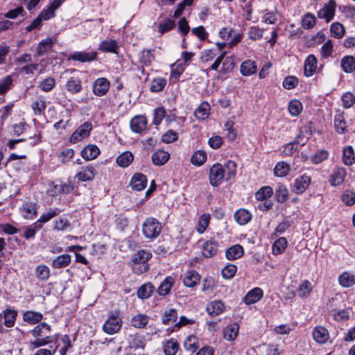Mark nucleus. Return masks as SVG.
<instances>
[{
	"instance_id": "obj_49",
	"label": "nucleus",
	"mask_w": 355,
	"mask_h": 355,
	"mask_svg": "<svg viewBox=\"0 0 355 355\" xmlns=\"http://www.w3.org/2000/svg\"><path fill=\"white\" fill-rule=\"evenodd\" d=\"M273 194V190L270 186L261 187L256 193L255 198L259 201L268 200Z\"/></svg>"
},
{
	"instance_id": "obj_8",
	"label": "nucleus",
	"mask_w": 355,
	"mask_h": 355,
	"mask_svg": "<svg viewBox=\"0 0 355 355\" xmlns=\"http://www.w3.org/2000/svg\"><path fill=\"white\" fill-rule=\"evenodd\" d=\"M347 169L340 166H335L329 175L328 181L331 186L338 187L344 183L347 176Z\"/></svg>"
},
{
	"instance_id": "obj_16",
	"label": "nucleus",
	"mask_w": 355,
	"mask_h": 355,
	"mask_svg": "<svg viewBox=\"0 0 355 355\" xmlns=\"http://www.w3.org/2000/svg\"><path fill=\"white\" fill-rule=\"evenodd\" d=\"M97 58L96 51H75L69 55V59L78 61L80 62H89L95 60Z\"/></svg>"
},
{
	"instance_id": "obj_5",
	"label": "nucleus",
	"mask_w": 355,
	"mask_h": 355,
	"mask_svg": "<svg viewBox=\"0 0 355 355\" xmlns=\"http://www.w3.org/2000/svg\"><path fill=\"white\" fill-rule=\"evenodd\" d=\"M162 230V225L155 218H147L142 225L144 235L150 239H154L159 236Z\"/></svg>"
},
{
	"instance_id": "obj_64",
	"label": "nucleus",
	"mask_w": 355,
	"mask_h": 355,
	"mask_svg": "<svg viewBox=\"0 0 355 355\" xmlns=\"http://www.w3.org/2000/svg\"><path fill=\"white\" fill-rule=\"evenodd\" d=\"M341 100L345 108H350L355 103V95L349 92H345L342 95Z\"/></svg>"
},
{
	"instance_id": "obj_19",
	"label": "nucleus",
	"mask_w": 355,
	"mask_h": 355,
	"mask_svg": "<svg viewBox=\"0 0 355 355\" xmlns=\"http://www.w3.org/2000/svg\"><path fill=\"white\" fill-rule=\"evenodd\" d=\"M22 216L26 219H33L37 216V204L33 202H25L20 208Z\"/></svg>"
},
{
	"instance_id": "obj_50",
	"label": "nucleus",
	"mask_w": 355,
	"mask_h": 355,
	"mask_svg": "<svg viewBox=\"0 0 355 355\" xmlns=\"http://www.w3.org/2000/svg\"><path fill=\"white\" fill-rule=\"evenodd\" d=\"M118 49L117 42L113 40L102 41L99 45L98 50L102 52L116 53Z\"/></svg>"
},
{
	"instance_id": "obj_45",
	"label": "nucleus",
	"mask_w": 355,
	"mask_h": 355,
	"mask_svg": "<svg viewBox=\"0 0 355 355\" xmlns=\"http://www.w3.org/2000/svg\"><path fill=\"white\" fill-rule=\"evenodd\" d=\"M243 248L240 245H234L226 251L225 255L227 259L234 260L241 258L243 255Z\"/></svg>"
},
{
	"instance_id": "obj_39",
	"label": "nucleus",
	"mask_w": 355,
	"mask_h": 355,
	"mask_svg": "<svg viewBox=\"0 0 355 355\" xmlns=\"http://www.w3.org/2000/svg\"><path fill=\"white\" fill-rule=\"evenodd\" d=\"M155 288L153 284L150 282L143 284L137 291V297L139 299H148L149 298Z\"/></svg>"
},
{
	"instance_id": "obj_62",
	"label": "nucleus",
	"mask_w": 355,
	"mask_h": 355,
	"mask_svg": "<svg viewBox=\"0 0 355 355\" xmlns=\"http://www.w3.org/2000/svg\"><path fill=\"white\" fill-rule=\"evenodd\" d=\"M288 111L292 116H298L302 111V103L296 99L291 100L288 104Z\"/></svg>"
},
{
	"instance_id": "obj_24",
	"label": "nucleus",
	"mask_w": 355,
	"mask_h": 355,
	"mask_svg": "<svg viewBox=\"0 0 355 355\" xmlns=\"http://www.w3.org/2000/svg\"><path fill=\"white\" fill-rule=\"evenodd\" d=\"M56 39L53 37H46L42 40L38 44L37 47V55L42 56L51 50L53 45L56 42Z\"/></svg>"
},
{
	"instance_id": "obj_52",
	"label": "nucleus",
	"mask_w": 355,
	"mask_h": 355,
	"mask_svg": "<svg viewBox=\"0 0 355 355\" xmlns=\"http://www.w3.org/2000/svg\"><path fill=\"white\" fill-rule=\"evenodd\" d=\"M166 80L164 78L157 77L152 80L150 86V91L157 93L162 91L166 85Z\"/></svg>"
},
{
	"instance_id": "obj_13",
	"label": "nucleus",
	"mask_w": 355,
	"mask_h": 355,
	"mask_svg": "<svg viewBox=\"0 0 355 355\" xmlns=\"http://www.w3.org/2000/svg\"><path fill=\"white\" fill-rule=\"evenodd\" d=\"M18 311L11 307H7L0 313V319L3 320L6 328H12L15 325Z\"/></svg>"
},
{
	"instance_id": "obj_47",
	"label": "nucleus",
	"mask_w": 355,
	"mask_h": 355,
	"mask_svg": "<svg viewBox=\"0 0 355 355\" xmlns=\"http://www.w3.org/2000/svg\"><path fill=\"white\" fill-rule=\"evenodd\" d=\"M71 262V256L67 254L60 255L52 261V267L55 269H60L67 267Z\"/></svg>"
},
{
	"instance_id": "obj_10",
	"label": "nucleus",
	"mask_w": 355,
	"mask_h": 355,
	"mask_svg": "<svg viewBox=\"0 0 355 355\" xmlns=\"http://www.w3.org/2000/svg\"><path fill=\"white\" fill-rule=\"evenodd\" d=\"M73 190V186L70 182H52L49 189L51 196H55L59 194H69Z\"/></svg>"
},
{
	"instance_id": "obj_32",
	"label": "nucleus",
	"mask_w": 355,
	"mask_h": 355,
	"mask_svg": "<svg viewBox=\"0 0 355 355\" xmlns=\"http://www.w3.org/2000/svg\"><path fill=\"white\" fill-rule=\"evenodd\" d=\"M218 245L215 241H207L205 243L202 253L206 258H210L215 256L218 252Z\"/></svg>"
},
{
	"instance_id": "obj_61",
	"label": "nucleus",
	"mask_w": 355,
	"mask_h": 355,
	"mask_svg": "<svg viewBox=\"0 0 355 355\" xmlns=\"http://www.w3.org/2000/svg\"><path fill=\"white\" fill-rule=\"evenodd\" d=\"M61 212L58 208L51 209L47 212L42 214L37 222L40 223H45L51 220L52 218L58 216Z\"/></svg>"
},
{
	"instance_id": "obj_14",
	"label": "nucleus",
	"mask_w": 355,
	"mask_h": 355,
	"mask_svg": "<svg viewBox=\"0 0 355 355\" xmlns=\"http://www.w3.org/2000/svg\"><path fill=\"white\" fill-rule=\"evenodd\" d=\"M110 87V83L106 78H98L92 85V92L97 96L105 95Z\"/></svg>"
},
{
	"instance_id": "obj_6",
	"label": "nucleus",
	"mask_w": 355,
	"mask_h": 355,
	"mask_svg": "<svg viewBox=\"0 0 355 355\" xmlns=\"http://www.w3.org/2000/svg\"><path fill=\"white\" fill-rule=\"evenodd\" d=\"M226 52H222L211 65V70L217 71L219 65L223 63L221 71L223 73L231 71L234 69V59L232 56L225 57Z\"/></svg>"
},
{
	"instance_id": "obj_37",
	"label": "nucleus",
	"mask_w": 355,
	"mask_h": 355,
	"mask_svg": "<svg viewBox=\"0 0 355 355\" xmlns=\"http://www.w3.org/2000/svg\"><path fill=\"white\" fill-rule=\"evenodd\" d=\"M334 128L338 133L343 134L347 131V123L343 112L337 113L334 116Z\"/></svg>"
},
{
	"instance_id": "obj_51",
	"label": "nucleus",
	"mask_w": 355,
	"mask_h": 355,
	"mask_svg": "<svg viewBox=\"0 0 355 355\" xmlns=\"http://www.w3.org/2000/svg\"><path fill=\"white\" fill-rule=\"evenodd\" d=\"M209 110H210L209 105L206 102H203L199 105L198 109L194 112V116L198 120H205L209 115Z\"/></svg>"
},
{
	"instance_id": "obj_35",
	"label": "nucleus",
	"mask_w": 355,
	"mask_h": 355,
	"mask_svg": "<svg viewBox=\"0 0 355 355\" xmlns=\"http://www.w3.org/2000/svg\"><path fill=\"white\" fill-rule=\"evenodd\" d=\"M174 283V278L171 276H167L158 287L157 291V293L160 296L167 295L170 293L171 288Z\"/></svg>"
},
{
	"instance_id": "obj_58",
	"label": "nucleus",
	"mask_w": 355,
	"mask_h": 355,
	"mask_svg": "<svg viewBox=\"0 0 355 355\" xmlns=\"http://www.w3.org/2000/svg\"><path fill=\"white\" fill-rule=\"evenodd\" d=\"M186 350L194 352L198 348V339L196 336L190 335L187 336L184 342Z\"/></svg>"
},
{
	"instance_id": "obj_23",
	"label": "nucleus",
	"mask_w": 355,
	"mask_h": 355,
	"mask_svg": "<svg viewBox=\"0 0 355 355\" xmlns=\"http://www.w3.org/2000/svg\"><path fill=\"white\" fill-rule=\"evenodd\" d=\"M312 335L315 341L319 344H324L329 338L328 330L322 326L315 327Z\"/></svg>"
},
{
	"instance_id": "obj_55",
	"label": "nucleus",
	"mask_w": 355,
	"mask_h": 355,
	"mask_svg": "<svg viewBox=\"0 0 355 355\" xmlns=\"http://www.w3.org/2000/svg\"><path fill=\"white\" fill-rule=\"evenodd\" d=\"M13 79L11 75H8L0 80V96L5 95L13 87Z\"/></svg>"
},
{
	"instance_id": "obj_18",
	"label": "nucleus",
	"mask_w": 355,
	"mask_h": 355,
	"mask_svg": "<svg viewBox=\"0 0 355 355\" xmlns=\"http://www.w3.org/2000/svg\"><path fill=\"white\" fill-rule=\"evenodd\" d=\"M43 318V314L38 311L28 310L22 313L23 321L31 325L40 324Z\"/></svg>"
},
{
	"instance_id": "obj_25",
	"label": "nucleus",
	"mask_w": 355,
	"mask_h": 355,
	"mask_svg": "<svg viewBox=\"0 0 355 355\" xmlns=\"http://www.w3.org/2000/svg\"><path fill=\"white\" fill-rule=\"evenodd\" d=\"M147 184V178L142 173H135L130 181V186L133 190L141 191Z\"/></svg>"
},
{
	"instance_id": "obj_4",
	"label": "nucleus",
	"mask_w": 355,
	"mask_h": 355,
	"mask_svg": "<svg viewBox=\"0 0 355 355\" xmlns=\"http://www.w3.org/2000/svg\"><path fill=\"white\" fill-rule=\"evenodd\" d=\"M122 324L123 320L119 311H111L103 325V330L107 334L113 335L121 330Z\"/></svg>"
},
{
	"instance_id": "obj_34",
	"label": "nucleus",
	"mask_w": 355,
	"mask_h": 355,
	"mask_svg": "<svg viewBox=\"0 0 355 355\" xmlns=\"http://www.w3.org/2000/svg\"><path fill=\"white\" fill-rule=\"evenodd\" d=\"M170 158V154L163 150H159L155 152L151 157L153 164L156 166H162L165 164Z\"/></svg>"
},
{
	"instance_id": "obj_27",
	"label": "nucleus",
	"mask_w": 355,
	"mask_h": 355,
	"mask_svg": "<svg viewBox=\"0 0 355 355\" xmlns=\"http://www.w3.org/2000/svg\"><path fill=\"white\" fill-rule=\"evenodd\" d=\"M234 220L240 225H244L251 221L252 214L245 209H239L234 214Z\"/></svg>"
},
{
	"instance_id": "obj_2",
	"label": "nucleus",
	"mask_w": 355,
	"mask_h": 355,
	"mask_svg": "<svg viewBox=\"0 0 355 355\" xmlns=\"http://www.w3.org/2000/svg\"><path fill=\"white\" fill-rule=\"evenodd\" d=\"M51 331V326L46 322H40L36 325L31 331V334L35 340L30 342L29 348L35 349L51 343L52 342V336L49 335Z\"/></svg>"
},
{
	"instance_id": "obj_60",
	"label": "nucleus",
	"mask_w": 355,
	"mask_h": 355,
	"mask_svg": "<svg viewBox=\"0 0 355 355\" xmlns=\"http://www.w3.org/2000/svg\"><path fill=\"white\" fill-rule=\"evenodd\" d=\"M35 275L39 280L46 281L50 277V270L45 265H39L36 267Z\"/></svg>"
},
{
	"instance_id": "obj_46",
	"label": "nucleus",
	"mask_w": 355,
	"mask_h": 355,
	"mask_svg": "<svg viewBox=\"0 0 355 355\" xmlns=\"http://www.w3.org/2000/svg\"><path fill=\"white\" fill-rule=\"evenodd\" d=\"M134 160V155L130 151H125L119 155L116 158V163L120 167L128 166Z\"/></svg>"
},
{
	"instance_id": "obj_63",
	"label": "nucleus",
	"mask_w": 355,
	"mask_h": 355,
	"mask_svg": "<svg viewBox=\"0 0 355 355\" xmlns=\"http://www.w3.org/2000/svg\"><path fill=\"white\" fill-rule=\"evenodd\" d=\"M316 18L315 15L311 12L304 15L302 19V26L304 29H311L315 24Z\"/></svg>"
},
{
	"instance_id": "obj_12",
	"label": "nucleus",
	"mask_w": 355,
	"mask_h": 355,
	"mask_svg": "<svg viewBox=\"0 0 355 355\" xmlns=\"http://www.w3.org/2000/svg\"><path fill=\"white\" fill-rule=\"evenodd\" d=\"M336 3L334 0H329L323 7L318 11V17L324 19L328 23L331 21L335 15Z\"/></svg>"
},
{
	"instance_id": "obj_33",
	"label": "nucleus",
	"mask_w": 355,
	"mask_h": 355,
	"mask_svg": "<svg viewBox=\"0 0 355 355\" xmlns=\"http://www.w3.org/2000/svg\"><path fill=\"white\" fill-rule=\"evenodd\" d=\"M239 326L237 323L230 324L223 329V337L228 341L234 340L238 336Z\"/></svg>"
},
{
	"instance_id": "obj_29",
	"label": "nucleus",
	"mask_w": 355,
	"mask_h": 355,
	"mask_svg": "<svg viewBox=\"0 0 355 355\" xmlns=\"http://www.w3.org/2000/svg\"><path fill=\"white\" fill-rule=\"evenodd\" d=\"M339 284L343 288H349L355 285V275L351 272L345 271L338 278Z\"/></svg>"
},
{
	"instance_id": "obj_40",
	"label": "nucleus",
	"mask_w": 355,
	"mask_h": 355,
	"mask_svg": "<svg viewBox=\"0 0 355 355\" xmlns=\"http://www.w3.org/2000/svg\"><path fill=\"white\" fill-rule=\"evenodd\" d=\"M207 159V153L203 150H198L193 153L191 157V163L193 166H200L206 162Z\"/></svg>"
},
{
	"instance_id": "obj_3",
	"label": "nucleus",
	"mask_w": 355,
	"mask_h": 355,
	"mask_svg": "<svg viewBox=\"0 0 355 355\" xmlns=\"http://www.w3.org/2000/svg\"><path fill=\"white\" fill-rule=\"evenodd\" d=\"M152 257L150 251L141 250L134 254L129 262L133 272L137 275H141L149 269L148 260Z\"/></svg>"
},
{
	"instance_id": "obj_20",
	"label": "nucleus",
	"mask_w": 355,
	"mask_h": 355,
	"mask_svg": "<svg viewBox=\"0 0 355 355\" xmlns=\"http://www.w3.org/2000/svg\"><path fill=\"white\" fill-rule=\"evenodd\" d=\"M100 153V149L95 144H89L81 150L82 157L87 161L96 159Z\"/></svg>"
},
{
	"instance_id": "obj_42",
	"label": "nucleus",
	"mask_w": 355,
	"mask_h": 355,
	"mask_svg": "<svg viewBox=\"0 0 355 355\" xmlns=\"http://www.w3.org/2000/svg\"><path fill=\"white\" fill-rule=\"evenodd\" d=\"M342 161L346 166H352L355 163V155L351 146H347L343 149Z\"/></svg>"
},
{
	"instance_id": "obj_59",
	"label": "nucleus",
	"mask_w": 355,
	"mask_h": 355,
	"mask_svg": "<svg viewBox=\"0 0 355 355\" xmlns=\"http://www.w3.org/2000/svg\"><path fill=\"white\" fill-rule=\"evenodd\" d=\"M42 228V225L39 224L37 221L33 223L31 225L27 226L25 228L24 237L26 240H29L31 239H33L36 234V233Z\"/></svg>"
},
{
	"instance_id": "obj_7",
	"label": "nucleus",
	"mask_w": 355,
	"mask_h": 355,
	"mask_svg": "<svg viewBox=\"0 0 355 355\" xmlns=\"http://www.w3.org/2000/svg\"><path fill=\"white\" fill-rule=\"evenodd\" d=\"M93 129L92 123L90 121H85L71 134L69 137V142L76 144L85 138H87Z\"/></svg>"
},
{
	"instance_id": "obj_21",
	"label": "nucleus",
	"mask_w": 355,
	"mask_h": 355,
	"mask_svg": "<svg viewBox=\"0 0 355 355\" xmlns=\"http://www.w3.org/2000/svg\"><path fill=\"white\" fill-rule=\"evenodd\" d=\"M67 91L71 94H76L83 90L82 81L76 77L69 78L65 84Z\"/></svg>"
},
{
	"instance_id": "obj_28",
	"label": "nucleus",
	"mask_w": 355,
	"mask_h": 355,
	"mask_svg": "<svg viewBox=\"0 0 355 355\" xmlns=\"http://www.w3.org/2000/svg\"><path fill=\"white\" fill-rule=\"evenodd\" d=\"M200 280V276L198 272L189 270L184 275L183 283L185 286L192 288L198 284Z\"/></svg>"
},
{
	"instance_id": "obj_1",
	"label": "nucleus",
	"mask_w": 355,
	"mask_h": 355,
	"mask_svg": "<svg viewBox=\"0 0 355 355\" xmlns=\"http://www.w3.org/2000/svg\"><path fill=\"white\" fill-rule=\"evenodd\" d=\"M236 164L232 160H228L223 166L220 164H214L209 169V182L213 187H218L223 182L230 180L235 175Z\"/></svg>"
},
{
	"instance_id": "obj_17",
	"label": "nucleus",
	"mask_w": 355,
	"mask_h": 355,
	"mask_svg": "<svg viewBox=\"0 0 355 355\" xmlns=\"http://www.w3.org/2000/svg\"><path fill=\"white\" fill-rule=\"evenodd\" d=\"M96 175L95 168L92 164L81 167L76 178L81 182L92 181Z\"/></svg>"
},
{
	"instance_id": "obj_41",
	"label": "nucleus",
	"mask_w": 355,
	"mask_h": 355,
	"mask_svg": "<svg viewBox=\"0 0 355 355\" xmlns=\"http://www.w3.org/2000/svg\"><path fill=\"white\" fill-rule=\"evenodd\" d=\"M257 67L254 61L248 60L244 61L240 67L241 73L243 76H250L256 73Z\"/></svg>"
},
{
	"instance_id": "obj_44",
	"label": "nucleus",
	"mask_w": 355,
	"mask_h": 355,
	"mask_svg": "<svg viewBox=\"0 0 355 355\" xmlns=\"http://www.w3.org/2000/svg\"><path fill=\"white\" fill-rule=\"evenodd\" d=\"M288 190L284 184H279L275 189V199L279 203H284L288 198Z\"/></svg>"
},
{
	"instance_id": "obj_31",
	"label": "nucleus",
	"mask_w": 355,
	"mask_h": 355,
	"mask_svg": "<svg viewBox=\"0 0 355 355\" xmlns=\"http://www.w3.org/2000/svg\"><path fill=\"white\" fill-rule=\"evenodd\" d=\"M129 345L134 349H144L146 346V340L144 336L137 333L129 336Z\"/></svg>"
},
{
	"instance_id": "obj_11",
	"label": "nucleus",
	"mask_w": 355,
	"mask_h": 355,
	"mask_svg": "<svg viewBox=\"0 0 355 355\" xmlns=\"http://www.w3.org/2000/svg\"><path fill=\"white\" fill-rule=\"evenodd\" d=\"M66 0H49V3L40 13L44 21L49 20L55 16V10H58Z\"/></svg>"
},
{
	"instance_id": "obj_54",
	"label": "nucleus",
	"mask_w": 355,
	"mask_h": 355,
	"mask_svg": "<svg viewBox=\"0 0 355 355\" xmlns=\"http://www.w3.org/2000/svg\"><path fill=\"white\" fill-rule=\"evenodd\" d=\"M290 165L285 162H277L274 168V174L277 177H285L290 171Z\"/></svg>"
},
{
	"instance_id": "obj_30",
	"label": "nucleus",
	"mask_w": 355,
	"mask_h": 355,
	"mask_svg": "<svg viewBox=\"0 0 355 355\" xmlns=\"http://www.w3.org/2000/svg\"><path fill=\"white\" fill-rule=\"evenodd\" d=\"M317 58L314 55H309L304 62V73L306 76L310 77L313 75L317 67Z\"/></svg>"
},
{
	"instance_id": "obj_9",
	"label": "nucleus",
	"mask_w": 355,
	"mask_h": 355,
	"mask_svg": "<svg viewBox=\"0 0 355 355\" xmlns=\"http://www.w3.org/2000/svg\"><path fill=\"white\" fill-rule=\"evenodd\" d=\"M311 182L310 176L304 174L294 180L292 191L298 195L302 194L309 187Z\"/></svg>"
},
{
	"instance_id": "obj_48",
	"label": "nucleus",
	"mask_w": 355,
	"mask_h": 355,
	"mask_svg": "<svg viewBox=\"0 0 355 355\" xmlns=\"http://www.w3.org/2000/svg\"><path fill=\"white\" fill-rule=\"evenodd\" d=\"M164 352L166 355H175L179 349V344L176 339L171 338L164 343Z\"/></svg>"
},
{
	"instance_id": "obj_53",
	"label": "nucleus",
	"mask_w": 355,
	"mask_h": 355,
	"mask_svg": "<svg viewBox=\"0 0 355 355\" xmlns=\"http://www.w3.org/2000/svg\"><path fill=\"white\" fill-rule=\"evenodd\" d=\"M211 216L209 214H203L200 216L198 218V225L196 226V231L199 234H202L206 230L210 222Z\"/></svg>"
},
{
	"instance_id": "obj_57",
	"label": "nucleus",
	"mask_w": 355,
	"mask_h": 355,
	"mask_svg": "<svg viewBox=\"0 0 355 355\" xmlns=\"http://www.w3.org/2000/svg\"><path fill=\"white\" fill-rule=\"evenodd\" d=\"M288 245L286 238L280 237L277 239L272 245V252L274 254H280L284 252Z\"/></svg>"
},
{
	"instance_id": "obj_56",
	"label": "nucleus",
	"mask_w": 355,
	"mask_h": 355,
	"mask_svg": "<svg viewBox=\"0 0 355 355\" xmlns=\"http://www.w3.org/2000/svg\"><path fill=\"white\" fill-rule=\"evenodd\" d=\"M312 289L311 283L309 280H304L297 288L298 295L302 298L307 297L309 296Z\"/></svg>"
},
{
	"instance_id": "obj_36",
	"label": "nucleus",
	"mask_w": 355,
	"mask_h": 355,
	"mask_svg": "<svg viewBox=\"0 0 355 355\" xmlns=\"http://www.w3.org/2000/svg\"><path fill=\"white\" fill-rule=\"evenodd\" d=\"M225 310V304L221 300H214L207 304V311L211 315H218Z\"/></svg>"
},
{
	"instance_id": "obj_15",
	"label": "nucleus",
	"mask_w": 355,
	"mask_h": 355,
	"mask_svg": "<svg viewBox=\"0 0 355 355\" xmlns=\"http://www.w3.org/2000/svg\"><path fill=\"white\" fill-rule=\"evenodd\" d=\"M147 124V119L143 115H138L133 117L130 122L132 131L138 134H141L146 131Z\"/></svg>"
},
{
	"instance_id": "obj_22",
	"label": "nucleus",
	"mask_w": 355,
	"mask_h": 355,
	"mask_svg": "<svg viewBox=\"0 0 355 355\" xmlns=\"http://www.w3.org/2000/svg\"><path fill=\"white\" fill-rule=\"evenodd\" d=\"M263 295L262 289L257 287L248 292L243 298V302L247 305L252 304L260 300Z\"/></svg>"
},
{
	"instance_id": "obj_43",
	"label": "nucleus",
	"mask_w": 355,
	"mask_h": 355,
	"mask_svg": "<svg viewBox=\"0 0 355 355\" xmlns=\"http://www.w3.org/2000/svg\"><path fill=\"white\" fill-rule=\"evenodd\" d=\"M340 65L345 73H352L355 71V58L352 55L344 56L341 59Z\"/></svg>"
},
{
	"instance_id": "obj_38",
	"label": "nucleus",
	"mask_w": 355,
	"mask_h": 355,
	"mask_svg": "<svg viewBox=\"0 0 355 355\" xmlns=\"http://www.w3.org/2000/svg\"><path fill=\"white\" fill-rule=\"evenodd\" d=\"M155 50L144 49L139 55V62L143 66H150L155 59L153 52Z\"/></svg>"
},
{
	"instance_id": "obj_26",
	"label": "nucleus",
	"mask_w": 355,
	"mask_h": 355,
	"mask_svg": "<svg viewBox=\"0 0 355 355\" xmlns=\"http://www.w3.org/2000/svg\"><path fill=\"white\" fill-rule=\"evenodd\" d=\"M150 318L144 313H137L130 320V324L136 329H144L149 322Z\"/></svg>"
}]
</instances>
